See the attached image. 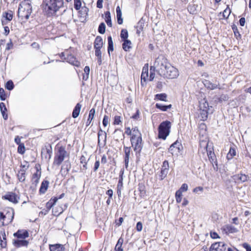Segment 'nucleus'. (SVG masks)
<instances>
[{
  "instance_id": "obj_64",
  "label": "nucleus",
  "mask_w": 251,
  "mask_h": 251,
  "mask_svg": "<svg viewBox=\"0 0 251 251\" xmlns=\"http://www.w3.org/2000/svg\"><path fill=\"white\" fill-rule=\"evenodd\" d=\"M243 247L246 250V251H251V246L248 243H245Z\"/></svg>"
},
{
  "instance_id": "obj_53",
  "label": "nucleus",
  "mask_w": 251,
  "mask_h": 251,
  "mask_svg": "<svg viewBox=\"0 0 251 251\" xmlns=\"http://www.w3.org/2000/svg\"><path fill=\"white\" fill-rule=\"evenodd\" d=\"M188 190V185L186 183H183L182 184L180 188L177 190L178 191L181 192L182 193L183 192H186Z\"/></svg>"
},
{
  "instance_id": "obj_2",
  "label": "nucleus",
  "mask_w": 251,
  "mask_h": 251,
  "mask_svg": "<svg viewBox=\"0 0 251 251\" xmlns=\"http://www.w3.org/2000/svg\"><path fill=\"white\" fill-rule=\"evenodd\" d=\"M30 0H24L19 6L18 15L22 20H27L32 11Z\"/></svg>"
},
{
  "instance_id": "obj_44",
  "label": "nucleus",
  "mask_w": 251,
  "mask_h": 251,
  "mask_svg": "<svg viewBox=\"0 0 251 251\" xmlns=\"http://www.w3.org/2000/svg\"><path fill=\"white\" fill-rule=\"evenodd\" d=\"M207 155H208V158H209L210 161L211 163L215 162V155L214 154V152H213L212 151H209L207 152Z\"/></svg>"
},
{
  "instance_id": "obj_34",
  "label": "nucleus",
  "mask_w": 251,
  "mask_h": 251,
  "mask_svg": "<svg viewBox=\"0 0 251 251\" xmlns=\"http://www.w3.org/2000/svg\"><path fill=\"white\" fill-rule=\"evenodd\" d=\"M41 174L34 173L32 177V184H35V186L38 184L39 179L41 177Z\"/></svg>"
},
{
  "instance_id": "obj_57",
  "label": "nucleus",
  "mask_w": 251,
  "mask_h": 251,
  "mask_svg": "<svg viewBox=\"0 0 251 251\" xmlns=\"http://www.w3.org/2000/svg\"><path fill=\"white\" fill-rule=\"evenodd\" d=\"M121 117L119 116H115L114 117V125H119L121 123Z\"/></svg>"
},
{
  "instance_id": "obj_27",
  "label": "nucleus",
  "mask_w": 251,
  "mask_h": 251,
  "mask_svg": "<svg viewBox=\"0 0 251 251\" xmlns=\"http://www.w3.org/2000/svg\"><path fill=\"white\" fill-rule=\"evenodd\" d=\"M225 231L229 233H234L238 232L237 228L230 225H226L224 228Z\"/></svg>"
},
{
  "instance_id": "obj_24",
  "label": "nucleus",
  "mask_w": 251,
  "mask_h": 251,
  "mask_svg": "<svg viewBox=\"0 0 251 251\" xmlns=\"http://www.w3.org/2000/svg\"><path fill=\"white\" fill-rule=\"evenodd\" d=\"M155 107L162 111H167L168 109L172 107V104L164 105L161 103H156Z\"/></svg>"
},
{
  "instance_id": "obj_23",
  "label": "nucleus",
  "mask_w": 251,
  "mask_h": 251,
  "mask_svg": "<svg viewBox=\"0 0 251 251\" xmlns=\"http://www.w3.org/2000/svg\"><path fill=\"white\" fill-rule=\"evenodd\" d=\"M81 108V104H80L79 103H77L75 106L73 111L72 117L74 118H76L79 116Z\"/></svg>"
},
{
  "instance_id": "obj_1",
  "label": "nucleus",
  "mask_w": 251,
  "mask_h": 251,
  "mask_svg": "<svg viewBox=\"0 0 251 251\" xmlns=\"http://www.w3.org/2000/svg\"><path fill=\"white\" fill-rule=\"evenodd\" d=\"M43 8L48 16L54 15L64 6V0H43Z\"/></svg>"
},
{
  "instance_id": "obj_48",
  "label": "nucleus",
  "mask_w": 251,
  "mask_h": 251,
  "mask_svg": "<svg viewBox=\"0 0 251 251\" xmlns=\"http://www.w3.org/2000/svg\"><path fill=\"white\" fill-rule=\"evenodd\" d=\"M231 13V10L227 7L223 12V16L224 18L227 19L228 18Z\"/></svg>"
},
{
  "instance_id": "obj_8",
  "label": "nucleus",
  "mask_w": 251,
  "mask_h": 251,
  "mask_svg": "<svg viewBox=\"0 0 251 251\" xmlns=\"http://www.w3.org/2000/svg\"><path fill=\"white\" fill-rule=\"evenodd\" d=\"M3 200L8 201L14 204H17L19 202L20 197L13 192H8L5 195L1 197Z\"/></svg>"
},
{
  "instance_id": "obj_19",
  "label": "nucleus",
  "mask_w": 251,
  "mask_h": 251,
  "mask_svg": "<svg viewBox=\"0 0 251 251\" xmlns=\"http://www.w3.org/2000/svg\"><path fill=\"white\" fill-rule=\"evenodd\" d=\"M6 224L12 223L14 217V210L13 208H10L6 212Z\"/></svg>"
},
{
  "instance_id": "obj_15",
  "label": "nucleus",
  "mask_w": 251,
  "mask_h": 251,
  "mask_svg": "<svg viewBox=\"0 0 251 251\" xmlns=\"http://www.w3.org/2000/svg\"><path fill=\"white\" fill-rule=\"evenodd\" d=\"M29 242L25 239H17L13 240V245L16 248L27 247Z\"/></svg>"
},
{
  "instance_id": "obj_3",
  "label": "nucleus",
  "mask_w": 251,
  "mask_h": 251,
  "mask_svg": "<svg viewBox=\"0 0 251 251\" xmlns=\"http://www.w3.org/2000/svg\"><path fill=\"white\" fill-rule=\"evenodd\" d=\"M171 127V123L170 121L166 120L161 123L158 128V138L165 140L170 134Z\"/></svg>"
},
{
  "instance_id": "obj_32",
  "label": "nucleus",
  "mask_w": 251,
  "mask_h": 251,
  "mask_svg": "<svg viewBox=\"0 0 251 251\" xmlns=\"http://www.w3.org/2000/svg\"><path fill=\"white\" fill-rule=\"evenodd\" d=\"M167 95L165 93L157 94L154 96V100L167 101Z\"/></svg>"
},
{
  "instance_id": "obj_56",
  "label": "nucleus",
  "mask_w": 251,
  "mask_h": 251,
  "mask_svg": "<svg viewBox=\"0 0 251 251\" xmlns=\"http://www.w3.org/2000/svg\"><path fill=\"white\" fill-rule=\"evenodd\" d=\"M109 122V117L107 115H104L103 120H102V125L104 126H106Z\"/></svg>"
},
{
  "instance_id": "obj_7",
  "label": "nucleus",
  "mask_w": 251,
  "mask_h": 251,
  "mask_svg": "<svg viewBox=\"0 0 251 251\" xmlns=\"http://www.w3.org/2000/svg\"><path fill=\"white\" fill-rule=\"evenodd\" d=\"M168 66L165 72H163L160 76L169 79L176 78L179 75L177 69L171 64L168 65Z\"/></svg>"
},
{
  "instance_id": "obj_51",
  "label": "nucleus",
  "mask_w": 251,
  "mask_h": 251,
  "mask_svg": "<svg viewBox=\"0 0 251 251\" xmlns=\"http://www.w3.org/2000/svg\"><path fill=\"white\" fill-rule=\"evenodd\" d=\"M0 221L2 222V226H4V221L6 222V214H4L3 212H0Z\"/></svg>"
},
{
  "instance_id": "obj_46",
  "label": "nucleus",
  "mask_w": 251,
  "mask_h": 251,
  "mask_svg": "<svg viewBox=\"0 0 251 251\" xmlns=\"http://www.w3.org/2000/svg\"><path fill=\"white\" fill-rule=\"evenodd\" d=\"M81 7V1L80 0H74V8L75 10H78Z\"/></svg>"
},
{
  "instance_id": "obj_31",
  "label": "nucleus",
  "mask_w": 251,
  "mask_h": 251,
  "mask_svg": "<svg viewBox=\"0 0 251 251\" xmlns=\"http://www.w3.org/2000/svg\"><path fill=\"white\" fill-rule=\"evenodd\" d=\"M124 242V239L121 237L118 240V242L115 247V251H123V249L122 248V245Z\"/></svg>"
},
{
  "instance_id": "obj_45",
  "label": "nucleus",
  "mask_w": 251,
  "mask_h": 251,
  "mask_svg": "<svg viewBox=\"0 0 251 251\" xmlns=\"http://www.w3.org/2000/svg\"><path fill=\"white\" fill-rule=\"evenodd\" d=\"M182 193L181 192L176 191V192L175 196H176V201L177 203H180L181 201L182 200Z\"/></svg>"
},
{
  "instance_id": "obj_63",
  "label": "nucleus",
  "mask_w": 251,
  "mask_h": 251,
  "mask_svg": "<svg viewBox=\"0 0 251 251\" xmlns=\"http://www.w3.org/2000/svg\"><path fill=\"white\" fill-rule=\"evenodd\" d=\"M210 234L211 237L213 239H217V238H220L218 233L215 231L210 232Z\"/></svg>"
},
{
  "instance_id": "obj_10",
  "label": "nucleus",
  "mask_w": 251,
  "mask_h": 251,
  "mask_svg": "<svg viewBox=\"0 0 251 251\" xmlns=\"http://www.w3.org/2000/svg\"><path fill=\"white\" fill-rule=\"evenodd\" d=\"M233 178L236 183H242L247 181L250 179V177L248 175L240 173L234 175Z\"/></svg>"
},
{
  "instance_id": "obj_60",
  "label": "nucleus",
  "mask_w": 251,
  "mask_h": 251,
  "mask_svg": "<svg viewBox=\"0 0 251 251\" xmlns=\"http://www.w3.org/2000/svg\"><path fill=\"white\" fill-rule=\"evenodd\" d=\"M13 48V44L12 42L11 39H10L9 40V42H8L6 44V47L5 50H8L12 49Z\"/></svg>"
},
{
  "instance_id": "obj_54",
  "label": "nucleus",
  "mask_w": 251,
  "mask_h": 251,
  "mask_svg": "<svg viewBox=\"0 0 251 251\" xmlns=\"http://www.w3.org/2000/svg\"><path fill=\"white\" fill-rule=\"evenodd\" d=\"M89 9L85 6L82 7L80 11V13L83 16H86L88 14Z\"/></svg>"
},
{
  "instance_id": "obj_50",
  "label": "nucleus",
  "mask_w": 251,
  "mask_h": 251,
  "mask_svg": "<svg viewBox=\"0 0 251 251\" xmlns=\"http://www.w3.org/2000/svg\"><path fill=\"white\" fill-rule=\"evenodd\" d=\"M6 96L5 93V91L2 88H0V99L2 101H4L6 100Z\"/></svg>"
},
{
  "instance_id": "obj_11",
  "label": "nucleus",
  "mask_w": 251,
  "mask_h": 251,
  "mask_svg": "<svg viewBox=\"0 0 251 251\" xmlns=\"http://www.w3.org/2000/svg\"><path fill=\"white\" fill-rule=\"evenodd\" d=\"M182 149L181 144L177 140L170 146L169 152L172 155H174L175 153L176 154L177 152H179Z\"/></svg>"
},
{
  "instance_id": "obj_62",
  "label": "nucleus",
  "mask_w": 251,
  "mask_h": 251,
  "mask_svg": "<svg viewBox=\"0 0 251 251\" xmlns=\"http://www.w3.org/2000/svg\"><path fill=\"white\" fill-rule=\"evenodd\" d=\"M143 226L141 222H137L136 224V229L138 231H141L142 230Z\"/></svg>"
},
{
  "instance_id": "obj_21",
  "label": "nucleus",
  "mask_w": 251,
  "mask_h": 251,
  "mask_svg": "<svg viewBox=\"0 0 251 251\" xmlns=\"http://www.w3.org/2000/svg\"><path fill=\"white\" fill-rule=\"evenodd\" d=\"M49 182L47 180H44L42 183L39 189V193L40 194H45L47 191L48 186H49Z\"/></svg>"
},
{
  "instance_id": "obj_5",
  "label": "nucleus",
  "mask_w": 251,
  "mask_h": 251,
  "mask_svg": "<svg viewBox=\"0 0 251 251\" xmlns=\"http://www.w3.org/2000/svg\"><path fill=\"white\" fill-rule=\"evenodd\" d=\"M170 64L167 58L162 55H159L155 60L154 65L158 68V73L161 75Z\"/></svg>"
},
{
  "instance_id": "obj_40",
  "label": "nucleus",
  "mask_w": 251,
  "mask_h": 251,
  "mask_svg": "<svg viewBox=\"0 0 251 251\" xmlns=\"http://www.w3.org/2000/svg\"><path fill=\"white\" fill-rule=\"evenodd\" d=\"M105 25L104 23H101L98 27V32L101 34H104L105 32Z\"/></svg>"
},
{
  "instance_id": "obj_61",
  "label": "nucleus",
  "mask_w": 251,
  "mask_h": 251,
  "mask_svg": "<svg viewBox=\"0 0 251 251\" xmlns=\"http://www.w3.org/2000/svg\"><path fill=\"white\" fill-rule=\"evenodd\" d=\"M4 17L6 20H8V21H10L13 18V14L10 13L6 12Z\"/></svg>"
},
{
  "instance_id": "obj_13",
  "label": "nucleus",
  "mask_w": 251,
  "mask_h": 251,
  "mask_svg": "<svg viewBox=\"0 0 251 251\" xmlns=\"http://www.w3.org/2000/svg\"><path fill=\"white\" fill-rule=\"evenodd\" d=\"M64 60L76 67H79L80 65V63L71 54H67L66 57L64 58Z\"/></svg>"
},
{
  "instance_id": "obj_38",
  "label": "nucleus",
  "mask_w": 251,
  "mask_h": 251,
  "mask_svg": "<svg viewBox=\"0 0 251 251\" xmlns=\"http://www.w3.org/2000/svg\"><path fill=\"white\" fill-rule=\"evenodd\" d=\"M200 116L203 121L207 120L208 118V110L207 109H201Z\"/></svg>"
},
{
  "instance_id": "obj_22",
  "label": "nucleus",
  "mask_w": 251,
  "mask_h": 251,
  "mask_svg": "<svg viewBox=\"0 0 251 251\" xmlns=\"http://www.w3.org/2000/svg\"><path fill=\"white\" fill-rule=\"evenodd\" d=\"M50 251H64L65 248L61 244H54L50 245Z\"/></svg>"
},
{
  "instance_id": "obj_6",
  "label": "nucleus",
  "mask_w": 251,
  "mask_h": 251,
  "mask_svg": "<svg viewBox=\"0 0 251 251\" xmlns=\"http://www.w3.org/2000/svg\"><path fill=\"white\" fill-rule=\"evenodd\" d=\"M67 155V152L63 146L58 147L57 152L55 154L53 162V165L60 166L65 157Z\"/></svg>"
},
{
  "instance_id": "obj_52",
  "label": "nucleus",
  "mask_w": 251,
  "mask_h": 251,
  "mask_svg": "<svg viewBox=\"0 0 251 251\" xmlns=\"http://www.w3.org/2000/svg\"><path fill=\"white\" fill-rule=\"evenodd\" d=\"M138 189L141 195H144L146 193L145 187L144 184L139 183L138 185Z\"/></svg>"
},
{
  "instance_id": "obj_35",
  "label": "nucleus",
  "mask_w": 251,
  "mask_h": 251,
  "mask_svg": "<svg viewBox=\"0 0 251 251\" xmlns=\"http://www.w3.org/2000/svg\"><path fill=\"white\" fill-rule=\"evenodd\" d=\"M128 36V31L126 29H122L121 31L120 34V37L121 38V39L122 41L128 40L127 38Z\"/></svg>"
},
{
  "instance_id": "obj_20",
  "label": "nucleus",
  "mask_w": 251,
  "mask_h": 251,
  "mask_svg": "<svg viewBox=\"0 0 251 251\" xmlns=\"http://www.w3.org/2000/svg\"><path fill=\"white\" fill-rule=\"evenodd\" d=\"M94 44V49H101L103 46V40L102 38L100 36H97L95 38Z\"/></svg>"
},
{
  "instance_id": "obj_49",
  "label": "nucleus",
  "mask_w": 251,
  "mask_h": 251,
  "mask_svg": "<svg viewBox=\"0 0 251 251\" xmlns=\"http://www.w3.org/2000/svg\"><path fill=\"white\" fill-rule=\"evenodd\" d=\"M188 10L190 14H195L196 13V6L195 5H189L188 6Z\"/></svg>"
},
{
  "instance_id": "obj_42",
  "label": "nucleus",
  "mask_w": 251,
  "mask_h": 251,
  "mask_svg": "<svg viewBox=\"0 0 251 251\" xmlns=\"http://www.w3.org/2000/svg\"><path fill=\"white\" fill-rule=\"evenodd\" d=\"M80 163L83 164L82 170L87 169V161L86 160V157L84 155H82L80 158Z\"/></svg>"
},
{
  "instance_id": "obj_26",
  "label": "nucleus",
  "mask_w": 251,
  "mask_h": 251,
  "mask_svg": "<svg viewBox=\"0 0 251 251\" xmlns=\"http://www.w3.org/2000/svg\"><path fill=\"white\" fill-rule=\"evenodd\" d=\"M17 177L19 181L23 182L25 179V170L24 169H21L17 174Z\"/></svg>"
},
{
  "instance_id": "obj_33",
  "label": "nucleus",
  "mask_w": 251,
  "mask_h": 251,
  "mask_svg": "<svg viewBox=\"0 0 251 251\" xmlns=\"http://www.w3.org/2000/svg\"><path fill=\"white\" fill-rule=\"evenodd\" d=\"M124 174V170L121 169L119 173V181L117 184V188H123V175Z\"/></svg>"
},
{
  "instance_id": "obj_36",
  "label": "nucleus",
  "mask_w": 251,
  "mask_h": 251,
  "mask_svg": "<svg viewBox=\"0 0 251 251\" xmlns=\"http://www.w3.org/2000/svg\"><path fill=\"white\" fill-rule=\"evenodd\" d=\"M236 155L235 149L233 148H230L227 154L226 158L228 160L231 159Z\"/></svg>"
},
{
  "instance_id": "obj_39",
  "label": "nucleus",
  "mask_w": 251,
  "mask_h": 251,
  "mask_svg": "<svg viewBox=\"0 0 251 251\" xmlns=\"http://www.w3.org/2000/svg\"><path fill=\"white\" fill-rule=\"evenodd\" d=\"M5 88L9 91L12 90L14 88L13 82L11 80L7 81L5 84Z\"/></svg>"
},
{
  "instance_id": "obj_28",
  "label": "nucleus",
  "mask_w": 251,
  "mask_h": 251,
  "mask_svg": "<svg viewBox=\"0 0 251 251\" xmlns=\"http://www.w3.org/2000/svg\"><path fill=\"white\" fill-rule=\"evenodd\" d=\"M108 41V47H107V51L109 55H110V51H112L114 50L113 48V42L112 40V38L111 36H108L107 37Z\"/></svg>"
},
{
  "instance_id": "obj_43",
  "label": "nucleus",
  "mask_w": 251,
  "mask_h": 251,
  "mask_svg": "<svg viewBox=\"0 0 251 251\" xmlns=\"http://www.w3.org/2000/svg\"><path fill=\"white\" fill-rule=\"evenodd\" d=\"M25 146L24 143L19 145L18 147V152L20 154H23L25 152Z\"/></svg>"
},
{
  "instance_id": "obj_4",
  "label": "nucleus",
  "mask_w": 251,
  "mask_h": 251,
  "mask_svg": "<svg viewBox=\"0 0 251 251\" xmlns=\"http://www.w3.org/2000/svg\"><path fill=\"white\" fill-rule=\"evenodd\" d=\"M130 141L134 151L136 152V155H140L143 148L142 139L141 134L139 133V136L132 134L130 138Z\"/></svg>"
},
{
  "instance_id": "obj_12",
  "label": "nucleus",
  "mask_w": 251,
  "mask_h": 251,
  "mask_svg": "<svg viewBox=\"0 0 251 251\" xmlns=\"http://www.w3.org/2000/svg\"><path fill=\"white\" fill-rule=\"evenodd\" d=\"M13 236L18 239H25L29 237V233L25 229H19L14 233Z\"/></svg>"
},
{
  "instance_id": "obj_29",
  "label": "nucleus",
  "mask_w": 251,
  "mask_h": 251,
  "mask_svg": "<svg viewBox=\"0 0 251 251\" xmlns=\"http://www.w3.org/2000/svg\"><path fill=\"white\" fill-rule=\"evenodd\" d=\"M117 23L119 25H122L123 23V20L122 17V11L119 6L116 7Z\"/></svg>"
},
{
  "instance_id": "obj_17",
  "label": "nucleus",
  "mask_w": 251,
  "mask_h": 251,
  "mask_svg": "<svg viewBox=\"0 0 251 251\" xmlns=\"http://www.w3.org/2000/svg\"><path fill=\"white\" fill-rule=\"evenodd\" d=\"M124 152H125V158H124V162L125 167L127 168L128 167L129 155L131 151L130 147H127L124 146Z\"/></svg>"
},
{
  "instance_id": "obj_14",
  "label": "nucleus",
  "mask_w": 251,
  "mask_h": 251,
  "mask_svg": "<svg viewBox=\"0 0 251 251\" xmlns=\"http://www.w3.org/2000/svg\"><path fill=\"white\" fill-rule=\"evenodd\" d=\"M202 82L204 86L208 89L214 90L216 89H221L220 85L219 82H218V83H213L207 79H204Z\"/></svg>"
},
{
  "instance_id": "obj_37",
  "label": "nucleus",
  "mask_w": 251,
  "mask_h": 251,
  "mask_svg": "<svg viewBox=\"0 0 251 251\" xmlns=\"http://www.w3.org/2000/svg\"><path fill=\"white\" fill-rule=\"evenodd\" d=\"M232 30L233 31L234 34V36L236 37V38L237 40L241 39V35L240 34V33L238 31L237 27L235 25H233L232 26Z\"/></svg>"
},
{
  "instance_id": "obj_41",
  "label": "nucleus",
  "mask_w": 251,
  "mask_h": 251,
  "mask_svg": "<svg viewBox=\"0 0 251 251\" xmlns=\"http://www.w3.org/2000/svg\"><path fill=\"white\" fill-rule=\"evenodd\" d=\"M168 171H168V170H163V169H161L160 173V175H159V179L160 180H163L166 177V176H167V175L168 173Z\"/></svg>"
},
{
  "instance_id": "obj_30",
  "label": "nucleus",
  "mask_w": 251,
  "mask_h": 251,
  "mask_svg": "<svg viewBox=\"0 0 251 251\" xmlns=\"http://www.w3.org/2000/svg\"><path fill=\"white\" fill-rule=\"evenodd\" d=\"M95 112H96L95 109L94 108H92L90 110L88 118L87 121L86 122V126H88L90 124L91 121L94 119V116L95 114Z\"/></svg>"
},
{
  "instance_id": "obj_55",
  "label": "nucleus",
  "mask_w": 251,
  "mask_h": 251,
  "mask_svg": "<svg viewBox=\"0 0 251 251\" xmlns=\"http://www.w3.org/2000/svg\"><path fill=\"white\" fill-rule=\"evenodd\" d=\"M0 110L1 113L6 112L7 111V108L4 102H1L0 103Z\"/></svg>"
},
{
  "instance_id": "obj_16",
  "label": "nucleus",
  "mask_w": 251,
  "mask_h": 251,
  "mask_svg": "<svg viewBox=\"0 0 251 251\" xmlns=\"http://www.w3.org/2000/svg\"><path fill=\"white\" fill-rule=\"evenodd\" d=\"M71 168V163L69 160L65 161L62 166L60 172L63 176H66Z\"/></svg>"
},
{
  "instance_id": "obj_58",
  "label": "nucleus",
  "mask_w": 251,
  "mask_h": 251,
  "mask_svg": "<svg viewBox=\"0 0 251 251\" xmlns=\"http://www.w3.org/2000/svg\"><path fill=\"white\" fill-rule=\"evenodd\" d=\"M169 165L168 161L167 160H165L163 162V165L161 169L169 171Z\"/></svg>"
},
{
  "instance_id": "obj_47",
  "label": "nucleus",
  "mask_w": 251,
  "mask_h": 251,
  "mask_svg": "<svg viewBox=\"0 0 251 251\" xmlns=\"http://www.w3.org/2000/svg\"><path fill=\"white\" fill-rule=\"evenodd\" d=\"M200 109H207L208 110L209 109V104L208 102L206 100H204V101L202 103H200Z\"/></svg>"
},
{
  "instance_id": "obj_9",
  "label": "nucleus",
  "mask_w": 251,
  "mask_h": 251,
  "mask_svg": "<svg viewBox=\"0 0 251 251\" xmlns=\"http://www.w3.org/2000/svg\"><path fill=\"white\" fill-rule=\"evenodd\" d=\"M226 244L223 242H216L212 244L209 251H226Z\"/></svg>"
},
{
  "instance_id": "obj_18",
  "label": "nucleus",
  "mask_w": 251,
  "mask_h": 251,
  "mask_svg": "<svg viewBox=\"0 0 251 251\" xmlns=\"http://www.w3.org/2000/svg\"><path fill=\"white\" fill-rule=\"evenodd\" d=\"M145 23V20L142 18L138 22L135 27L137 29L136 33L140 35L142 31H143Z\"/></svg>"
},
{
  "instance_id": "obj_25",
  "label": "nucleus",
  "mask_w": 251,
  "mask_h": 251,
  "mask_svg": "<svg viewBox=\"0 0 251 251\" xmlns=\"http://www.w3.org/2000/svg\"><path fill=\"white\" fill-rule=\"evenodd\" d=\"M122 48L123 50L126 51H129V50L131 49V42L129 40H126L123 41V43L122 44Z\"/></svg>"
},
{
  "instance_id": "obj_59",
  "label": "nucleus",
  "mask_w": 251,
  "mask_h": 251,
  "mask_svg": "<svg viewBox=\"0 0 251 251\" xmlns=\"http://www.w3.org/2000/svg\"><path fill=\"white\" fill-rule=\"evenodd\" d=\"M46 153L48 155V161H49L51 158L52 154V150L51 146L50 147V148H46Z\"/></svg>"
}]
</instances>
